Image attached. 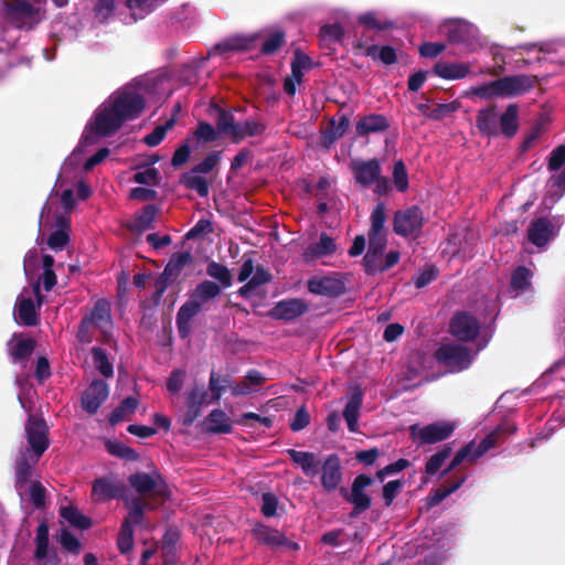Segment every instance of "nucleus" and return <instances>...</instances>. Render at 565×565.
I'll return each mask as SVG.
<instances>
[{
	"mask_svg": "<svg viewBox=\"0 0 565 565\" xmlns=\"http://www.w3.org/2000/svg\"><path fill=\"white\" fill-rule=\"evenodd\" d=\"M135 85H126L113 92L94 111L86 126L84 139L89 142L92 137H110L125 122L132 120L141 113L140 79H134Z\"/></svg>",
	"mask_w": 565,
	"mask_h": 565,
	"instance_id": "1",
	"label": "nucleus"
},
{
	"mask_svg": "<svg viewBox=\"0 0 565 565\" xmlns=\"http://www.w3.org/2000/svg\"><path fill=\"white\" fill-rule=\"evenodd\" d=\"M128 481L129 483L117 482L111 477L97 478L93 482L92 494L102 502L122 500L130 509V516L138 518L141 515V472L132 473Z\"/></svg>",
	"mask_w": 565,
	"mask_h": 565,
	"instance_id": "2",
	"label": "nucleus"
},
{
	"mask_svg": "<svg viewBox=\"0 0 565 565\" xmlns=\"http://www.w3.org/2000/svg\"><path fill=\"white\" fill-rule=\"evenodd\" d=\"M515 429L516 428L514 425L504 423L491 434H489L477 447H475L473 443L468 444L456 454L449 467L443 472V475L448 473L451 469L456 468L465 460L473 461L481 457L498 444L502 435L512 434L515 431Z\"/></svg>",
	"mask_w": 565,
	"mask_h": 565,
	"instance_id": "3",
	"label": "nucleus"
},
{
	"mask_svg": "<svg viewBox=\"0 0 565 565\" xmlns=\"http://www.w3.org/2000/svg\"><path fill=\"white\" fill-rule=\"evenodd\" d=\"M24 431L28 446L21 447L20 450H29V452L42 457L50 447V429L44 418L29 415Z\"/></svg>",
	"mask_w": 565,
	"mask_h": 565,
	"instance_id": "4",
	"label": "nucleus"
},
{
	"mask_svg": "<svg viewBox=\"0 0 565 565\" xmlns=\"http://www.w3.org/2000/svg\"><path fill=\"white\" fill-rule=\"evenodd\" d=\"M217 130L230 137L233 141H239L246 137L256 136L263 132L264 126L255 120L237 122L231 113L220 110L217 118Z\"/></svg>",
	"mask_w": 565,
	"mask_h": 565,
	"instance_id": "5",
	"label": "nucleus"
},
{
	"mask_svg": "<svg viewBox=\"0 0 565 565\" xmlns=\"http://www.w3.org/2000/svg\"><path fill=\"white\" fill-rule=\"evenodd\" d=\"M170 497V491L162 477L154 469L143 472V511L157 509Z\"/></svg>",
	"mask_w": 565,
	"mask_h": 565,
	"instance_id": "6",
	"label": "nucleus"
},
{
	"mask_svg": "<svg viewBox=\"0 0 565 565\" xmlns=\"http://www.w3.org/2000/svg\"><path fill=\"white\" fill-rule=\"evenodd\" d=\"M435 356L439 363L450 371L467 369L472 362V355L461 344L445 343L436 351Z\"/></svg>",
	"mask_w": 565,
	"mask_h": 565,
	"instance_id": "7",
	"label": "nucleus"
},
{
	"mask_svg": "<svg viewBox=\"0 0 565 565\" xmlns=\"http://www.w3.org/2000/svg\"><path fill=\"white\" fill-rule=\"evenodd\" d=\"M41 456H35L29 450H19L14 460V488L21 494L31 483L34 469L39 463Z\"/></svg>",
	"mask_w": 565,
	"mask_h": 565,
	"instance_id": "8",
	"label": "nucleus"
},
{
	"mask_svg": "<svg viewBox=\"0 0 565 565\" xmlns=\"http://www.w3.org/2000/svg\"><path fill=\"white\" fill-rule=\"evenodd\" d=\"M424 223L423 212L418 206L397 211L394 215V231L401 236H416Z\"/></svg>",
	"mask_w": 565,
	"mask_h": 565,
	"instance_id": "9",
	"label": "nucleus"
},
{
	"mask_svg": "<svg viewBox=\"0 0 565 565\" xmlns=\"http://www.w3.org/2000/svg\"><path fill=\"white\" fill-rule=\"evenodd\" d=\"M409 429L414 439L423 444H435L449 437L455 425L449 422H437L425 427L413 425Z\"/></svg>",
	"mask_w": 565,
	"mask_h": 565,
	"instance_id": "10",
	"label": "nucleus"
},
{
	"mask_svg": "<svg viewBox=\"0 0 565 565\" xmlns=\"http://www.w3.org/2000/svg\"><path fill=\"white\" fill-rule=\"evenodd\" d=\"M7 15L18 28H32L36 22L39 9L25 0H15L6 7Z\"/></svg>",
	"mask_w": 565,
	"mask_h": 565,
	"instance_id": "11",
	"label": "nucleus"
},
{
	"mask_svg": "<svg viewBox=\"0 0 565 565\" xmlns=\"http://www.w3.org/2000/svg\"><path fill=\"white\" fill-rule=\"evenodd\" d=\"M536 84V77L519 74L499 78L501 97H513L525 94Z\"/></svg>",
	"mask_w": 565,
	"mask_h": 565,
	"instance_id": "12",
	"label": "nucleus"
},
{
	"mask_svg": "<svg viewBox=\"0 0 565 565\" xmlns=\"http://www.w3.org/2000/svg\"><path fill=\"white\" fill-rule=\"evenodd\" d=\"M108 385L102 380H95L82 396V407L89 414H95L108 397Z\"/></svg>",
	"mask_w": 565,
	"mask_h": 565,
	"instance_id": "13",
	"label": "nucleus"
},
{
	"mask_svg": "<svg viewBox=\"0 0 565 565\" xmlns=\"http://www.w3.org/2000/svg\"><path fill=\"white\" fill-rule=\"evenodd\" d=\"M450 332L454 337L462 341H469L476 338L479 332L478 321L466 312L454 316L450 322Z\"/></svg>",
	"mask_w": 565,
	"mask_h": 565,
	"instance_id": "14",
	"label": "nucleus"
},
{
	"mask_svg": "<svg viewBox=\"0 0 565 565\" xmlns=\"http://www.w3.org/2000/svg\"><path fill=\"white\" fill-rule=\"evenodd\" d=\"M255 539L271 548L286 547L288 550H298V544L290 542L282 533L276 529L266 525H258L254 529Z\"/></svg>",
	"mask_w": 565,
	"mask_h": 565,
	"instance_id": "15",
	"label": "nucleus"
},
{
	"mask_svg": "<svg viewBox=\"0 0 565 565\" xmlns=\"http://www.w3.org/2000/svg\"><path fill=\"white\" fill-rule=\"evenodd\" d=\"M557 234V227L545 217L534 221L527 230L529 241L537 247L545 246Z\"/></svg>",
	"mask_w": 565,
	"mask_h": 565,
	"instance_id": "16",
	"label": "nucleus"
},
{
	"mask_svg": "<svg viewBox=\"0 0 565 565\" xmlns=\"http://www.w3.org/2000/svg\"><path fill=\"white\" fill-rule=\"evenodd\" d=\"M310 292L327 297H337L344 291V284L333 276L313 277L308 281Z\"/></svg>",
	"mask_w": 565,
	"mask_h": 565,
	"instance_id": "17",
	"label": "nucleus"
},
{
	"mask_svg": "<svg viewBox=\"0 0 565 565\" xmlns=\"http://www.w3.org/2000/svg\"><path fill=\"white\" fill-rule=\"evenodd\" d=\"M354 178L362 186H369L381 175V166L377 160L354 161L352 163Z\"/></svg>",
	"mask_w": 565,
	"mask_h": 565,
	"instance_id": "18",
	"label": "nucleus"
},
{
	"mask_svg": "<svg viewBox=\"0 0 565 565\" xmlns=\"http://www.w3.org/2000/svg\"><path fill=\"white\" fill-rule=\"evenodd\" d=\"M372 479L365 475L358 476L353 481L349 501L354 505L358 512L365 511L371 505V499L365 493V489L370 487Z\"/></svg>",
	"mask_w": 565,
	"mask_h": 565,
	"instance_id": "19",
	"label": "nucleus"
},
{
	"mask_svg": "<svg viewBox=\"0 0 565 565\" xmlns=\"http://www.w3.org/2000/svg\"><path fill=\"white\" fill-rule=\"evenodd\" d=\"M445 28L450 42L463 43L476 38L477 29L463 20H449Z\"/></svg>",
	"mask_w": 565,
	"mask_h": 565,
	"instance_id": "20",
	"label": "nucleus"
},
{
	"mask_svg": "<svg viewBox=\"0 0 565 565\" xmlns=\"http://www.w3.org/2000/svg\"><path fill=\"white\" fill-rule=\"evenodd\" d=\"M307 310L306 303L300 299L279 301L270 311V317L280 320L295 319Z\"/></svg>",
	"mask_w": 565,
	"mask_h": 565,
	"instance_id": "21",
	"label": "nucleus"
},
{
	"mask_svg": "<svg viewBox=\"0 0 565 565\" xmlns=\"http://www.w3.org/2000/svg\"><path fill=\"white\" fill-rule=\"evenodd\" d=\"M202 310L199 305L191 297L181 306L177 315L178 331L182 338H186L191 331L192 319Z\"/></svg>",
	"mask_w": 565,
	"mask_h": 565,
	"instance_id": "22",
	"label": "nucleus"
},
{
	"mask_svg": "<svg viewBox=\"0 0 565 565\" xmlns=\"http://www.w3.org/2000/svg\"><path fill=\"white\" fill-rule=\"evenodd\" d=\"M341 481L340 461L337 456H329L322 466L321 482L326 490H334Z\"/></svg>",
	"mask_w": 565,
	"mask_h": 565,
	"instance_id": "23",
	"label": "nucleus"
},
{
	"mask_svg": "<svg viewBox=\"0 0 565 565\" xmlns=\"http://www.w3.org/2000/svg\"><path fill=\"white\" fill-rule=\"evenodd\" d=\"M287 454L292 462L302 469L306 476L315 477L318 475L320 461L315 454L295 449H288Z\"/></svg>",
	"mask_w": 565,
	"mask_h": 565,
	"instance_id": "24",
	"label": "nucleus"
},
{
	"mask_svg": "<svg viewBox=\"0 0 565 565\" xmlns=\"http://www.w3.org/2000/svg\"><path fill=\"white\" fill-rule=\"evenodd\" d=\"M130 253V248H128ZM121 271L117 277V298L122 308L128 301V284L131 274L130 254H125L120 259Z\"/></svg>",
	"mask_w": 565,
	"mask_h": 565,
	"instance_id": "25",
	"label": "nucleus"
},
{
	"mask_svg": "<svg viewBox=\"0 0 565 565\" xmlns=\"http://www.w3.org/2000/svg\"><path fill=\"white\" fill-rule=\"evenodd\" d=\"M141 522V515L130 516V512L128 516L124 520L120 526V531L117 537V546L121 554H128L132 551L134 547V530L132 523L138 524Z\"/></svg>",
	"mask_w": 565,
	"mask_h": 565,
	"instance_id": "26",
	"label": "nucleus"
},
{
	"mask_svg": "<svg viewBox=\"0 0 565 565\" xmlns=\"http://www.w3.org/2000/svg\"><path fill=\"white\" fill-rule=\"evenodd\" d=\"M205 429L213 434H228L233 429V422L222 409L212 411L205 418Z\"/></svg>",
	"mask_w": 565,
	"mask_h": 565,
	"instance_id": "27",
	"label": "nucleus"
},
{
	"mask_svg": "<svg viewBox=\"0 0 565 565\" xmlns=\"http://www.w3.org/2000/svg\"><path fill=\"white\" fill-rule=\"evenodd\" d=\"M387 127V119L383 115L371 114L360 118L355 129L359 136H366L369 134L383 131Z\"/></svg>",
	"mask_w": 565,
	"mask_h": 565,
	"instance_id": "28",
	"label": "nucleus"
},
{
	"mask_svg": "<svg viewBox=\"0 0 565 565\" xmlns=\"http://www.w3.org/2000/svg\"><path fill=\"white\" fill-rule=\"evenodd\" d=\"M337 250L334 241L327 234H321L318 243L310 245L303 252L306 260H313L333 254Z\"/></svg>",
	"mask_w": 565,
	"mask_h": 565,
	"instance_id": "29",
	"label": "nucleus"
},
{
	"mask_svg": "<svg viewBox=\"0 0 565 565\" xmlns=\"http://www.w3.org/2000/svg\"><path fill=\"white\" fill-rule=\"evenodd\" d=\"M477 127L484 135L497 136L499 134V116L495 107L481 109L478 113Z\"/></svg>",
	"mask_w": 565,
	"mask_h": 565,
	"instance_id": "30",
	"label": "nucleus"
},
{
	"mask_svg": "<svg viewBox=\"0 0 565 565\" xmlns=\"http://www.w3.org/2000/svg\"><path fill=\"white\" fill-rule=\"evenodd\" d=\"M20 322L26 327H34L39 323V313L31 298L18 299L15 303Z\"/></svg>",
	"mask_w": 565,
	"mask_h": 565,
	"instance_id": "31",
	"label": "nucleus"
},
{
	"mask_svg": "<svg viewBox=\"0 0 565 565\" xmlns=\"http://www.w3.org/2000/svg\"><path fill=\"white\" fill-rule=\"evenodd\" d=\"M362 404V392L356 390L343 411V417L348 424L350 431L354 433L358 430V419L360 414V407Z\"/></svg>",
	"mask_w": 565,
	"mask_h": 565,
	"instance_id": "32",
	"label": "nucleus"
},
{
	"mask_svg": "<svg viewBox=\"0 0 565 565\" xmlns=\"http://www.w3.org/2000/svg\"><path fill=\"white\" fill-rule=\"evenodd\" d=\"M85 317L94 327L103 328L111 321L110 302L104 298L97 300L90 312Z\"/></svg>",
	"mask_w": 565,
	"mask_h": 565,
	"instance_id": "33",
	"label": "nucleus"
},
{
	"mask_svg": "<svg viewBox=\"0 0 565 565\" xmlns=\"http://www.w3.org/2000/svg\"><path fill=\"white\" fill-rule=\"evenodd\" d=\"M435 73L441 78L459 79L469 73V66L462 63L438 62L435 65Z\"/></svg>",
	"mask_w": 565,
	"mask_h": 565,
	"instance_id": "34",
	"label": "nucleus"
},
{
	"mask_svg": "<svg viewBox=\"0 0 565 565\" xmlns=\"http://www.w3.org/2000/svg\"><path fill=\"white\" fill-rule=\"evenodd\" d=\"M9 354L14 362L25 361L33 353L36 341L31 338L20 339L15 343L9 342Z\"/></svg>",
	"mask_w": 565,
	"mask_h": 565,
	"instance_id": "35",
	"label": "nucleus"
},
{
	"mask_svg": "<svg viewBox=\"0 0 565 565\" xmlns=\"http://www.w3.org/2000/svg\"><path fill=\"white\" fill-rule=\"evenodd\" d=\"M60 514L63 519H65L72 526L79 530H88L93 522L92 520L79 512V510L74 505L62 507L60 510Z\"/></svg>",
	"mask_w": 565,
	"mask_h": 565,
	"instance_id": "36",
	"label": "nucleus"
},
{
	"mask_svg": "<svg viewBox=\"0 0 565 565\" xmlns=\"http://www.w3.org/2000/svg\"><path fill=\"white\" fill-rule=\"evenodd\" d=\"M220 292L221 288L217 284L204 280L195 287L190 297L203 307L205 302L217 297Z\"/></svg>",
	"mask_w": 565,
	"mask_h": 565,
	"instance_id": "37",
	"label": "nucleus"
},
{
	"mask_svg": "<svg viewBox=\"0 0 565 565\" xmlns=\"http://www.w3.org/2000/svg\"><path fill=\"white\" fill-rule=\"evenodd\" d=\"M518 106L515 104H511L499 117V126L504 136L512 137L515 135L518 130Z\"/></svg>",
	"mask_w": 565,
	"mask_h": 565,
	"instance_id": "38",
	"label": "nucleus"
},
{
	"mask_svg": "<svg viewBox=\"0 0 565 565\" xmlns=\"http://www.w3.org/2000/svg\"><path fill=\"white\" fill-rule=\"evenodd\" d=\"M168 77L163 74H149L143 78V92L147 90L149 94L157 96H164L169 89Z\"/></svg>",
	"mask_w": 565,
	"mask_h": 565,
	"instance_id": "39",
	"label": "nucleus"
},
{
	"mask_svg": "<svg viewBox=\"0 0 565 565\" xmlns=\"http://www.w3.org/2000/svg\"><path fill=\"white\" fill-rule=\"evenodd\" d=\"M35 544L34 557L40 561L47 557L50 540L49 525L45 520L41 521L36 529Z\"/></svg>",
	"mask_w": 565,
	"mask_h": 565,
	"instance_id": "40",
	"label": "nucleus"
},
{
	"mask_svg": "<svg viewBox=\"0 0 565 565\" xmlns=\"http://www.w3.org/2000/svg\"><path fill=\"white\" fill-rule=\"evenodd\" d=\"M138 401L134 397H127L110 413L109 423L116 425L126 419L137 408Z\"/></svg>",
	"mask_w": 565,
	"mask_h": 565,
	"instance_id": "41",
	"label": "nucleus"
},
{
	"mask_svg": "<svg viewBox=\"0 0 565 565\" xmlns=\"http://www.w3.org/2000/svg\"><path fill=\"white\" fill-rule=\"evenodd\" d=\"M192 262V256L190 253H180L175 255L167 265L163 271V276L167 279L177 278L182 269Z\"/></svg>",
	"mask_w": 565,
	"mask_h": 565,
	"instance_id": "42",
	"label": "nucleus"
},
{
	"mask_svg": "<svg viewBox=\"0 0 565 565\" xmlns=\"http://www.w3.org/2000/svg\"><path fill=\"white\" fill-rule=\"evenodd\" d=\"M269 280L270 275L264 268L257 267L247 284L239 288L238 294L243 297H248L255 288L268 282Z\"/></svg>",
	"mask_w": 565,
	"mask_h": 565,
	"instance_id": "43",
	"label": "nucleus"
},
{
	"mask_svg": "<svg viewBox=\"0 0 565 565\" xmlns=\"http://www.w3.org/2000/svg\"><path fill=\"white\" fill-rule=\"evenodd\" d=\"M106 449L110 455L121 458V459H125V460L136 461L139 459V455L135 449L126 446L125 444H122L120 441L108 440L106 443Z\"/></svg>",
	"mask_w": 565,
	"mask_h": 565,
	"instance_id": "44",
	"label": "nucleus"
},
{
	"mask_svg": "<svg viewBox=\"0 0 565 565\" xmlns=\"http://www.w3.org/2000/svg\"><path fill=\"white\" fill-rule=\"evenodd\" d=\"M92 356L95 366L99 371V373L105 377H110L114 374L113 364L109 362L107 353L104 349L99 347H94L92 349Z\"/></svg>",
	"mask_w": 565,
	"mask_h": 565,
	"instance_id": "45",
	"label": "nucleus"
},
{
	"mask_svg": "<svg viewBox=\"0 0 565 565\" xmlns=\"http://www.w3.org/2000/svg\"><path fill=\"white\" fill-rule=\"evenodd\" d=\"M365 54L372 58H379L386 65H391L396 62V52L392 46H376L371 45L366 47Z\"/></svg>",
	"mask_w": 565,
	"mask_h": 565,
	"instance_id": "46",
	"label": "nucleus"
},
{
	"mask_svg": "<svg viewBox=\"0 0 565 565\" xmlns=\"http://www.w3.org/2000/svg\"><path fill=\"white\" fill-rule=\"evenodd\" d=\"M183 183L186 188L196 191L200 196H206L209 194L206 179L201 177L200 173L194 172V170L183 177Z\"/></svg>",
	"mask_w": 565,
	"mask_h": 565,
	"instance_id": "47",
	"label": "nucleus"
},
{
	"mask_svg": "<svg viewBox=\"0 0 565 565\" xmlns=\"http://www.w3.org/2000/svg\"><path fill=\"white\" fill-rule=\"evenodd\" d=\"M206 274L218 280L220 284L227 288L232 285V277H231V273L230 270L227 269V267H225L224 265L222 264H218L216 262H211L207 267H206Z\"/></svg>",
	"mask_w": 565,
	"mask_h": 565,
	"instance_id": "48",
	"label": "nucleus"
},
{
	"mask_svg": "<svg viewBox=\"0 0 565 565\" xmlns=\"http://www.w3.org/2000/svg\"><path fill=\"white\" fill-rule=\"evenodd\" d=\"M175 125V117L173 116L169 120H167L163 125H159L154 128V130L147 135L143 138V142L150 147L158 146L163 138L166 137V134Z\"/></svg>",
	"mask_w": 565,
	"mask_h": 565,
	"instance_id": "49",
	"label": "nucleus"
},
{
	"mask_svg": "<svg viewBox=\"0 0 565 565\" xmlns=\"http://www.w3.org/2000/svg\"><path fill=\"white\" fill-rule=\"evenodd\" d=\"M371 227L369 233H386L385 231V222H386V213L385 205L383 203H379L375 209L371 213Z\"/></svg>",
	"mask_w": 565,
	"mask_h": 565,
	"instance_id": "50",
	"label": "nucleus"
},
{
	"mask_svg": "<svg viewBox=\"0 0 565 565\" xmlns=\"http://www.w3.org/2000/svg\"><path fill=\"white\" fill-rule=\"evenodd\" d=\"M532 273L525 267H519L514 270L511 279V286L516 292L525 290L531 284Z\"/></svg>",
	"mask_w": 565,
	"mask_h": 565,
	"instance_id": "51",
	"label": "nucleus"
},
{
	"mask_svg": "<svg viewBox=\"0 0 565 565\" xmlns=\"http://www.w3.org/2000/svg\"><path fill=\"white\" fill-rule=\"evenodd\" d=\"M450 454H451V448L448 446H445L438 452L433 455L426 463V467H425L426 473L427 475L436 473L440 469V467L444 465L446 459L449 458Z\"/></svg>",
	"mask_w": 565,
	"mask_h": 565,
	"instance_id": "52",
	"label": "nucleus"
},
{
	"mask_svg": "<svg viewBox=\"0 0 565 565\" xmlns=\"http://www.w3.org/2000/svg\"><path fill=\"white\" fill-rule=\"evenodd\" d=\"M29 497L34 508L43 509L45 507L46 489L40 481H32L30 483Z\"/></svg>",
	"mask_w": 565,
	"mask_h": 565,
	"instance_id": "53",
	"label": "nucleus"
},
{
	"mask_svg": "<svg viewBox=\"0 0 565 565\" xmlns=\"http://www.w3.org/2000/svg\"><path fill=\"white\" fill-rule=\"evenodd\" d=\"M254 41L255 36H233L218 45V49L224 51H244L250 49Z\"/></svg>",
	"mask_w": 565,
	"mask_h": 565,
	"instance_id": "54",
	"label": "nucleus"
},
{
	"mask_svg": "<svg viewBox=\"0 0 565 565\" xmlns=\"http://www.w3.org/2000/svg\"><path fill=\"white\" fill-rule=\"evenodd\" d=\"M383 252L367 250L364 265L367 273L383 271Z\"/></svg>",
	"mask_w": 565,
	"mask_h": 565,
	"instance_id": "55",
	"label": "nucleus"
},
{
	"mask_svg": "<svg viewBox=\"0 0 565 565\" xmlns=\"http://www.w3.org/2000/svg\"><path fill=\"white\" fill-rule=\"evenodd\" d=\"M465 478L460 479L459 481L455 482L452 486L445 488V489H437L435 490L431 495L428 498L427 504L429 507H434L439 504L441 501H444L448 495L454 493L457 489L461 487L463 483Z\"/></svg>",
	"mask_w": 565,
	"mask_h": 565,
	"instance_id": "56",
	"label": "nucleus"
},
{
	"mask_svg": "<svg viewBox=\"0 0 565 565\" xmlns=\"http://www.w3.org/2000/svg\"><path fill=\"white\" fill-rule=\"evenodd\" d=\"M393 180L396 189L404 192L408 188V177L403 161H396L393 170Z\"/></svg>",
	"mask_w": 565,
	"mask_h": 565,
	"instance_id": "57",
	"label": "nucleus"
},
{
	"mask_svg": "<svg viewBox=\"0 0 565 565\" xmlns=\"http://www.w3.org/2000/svg\"><path fill=\"white\" fill-rule=\"evenodd\" d=\"M70 242V235L63 228L51 233L47 238V245L54 250H62Z\"/></svg>",
	"mask_w": 565,
	"mask_h": 565,
	"instance_id": "58",
	"label": "nucleus"
},
{
	"mask_svg": "<svg viewBox=\"0 0 565 565\" xmlns=\"http://www.w3.org/2000/svg\"><path fill=\"white\" fill-rule=\"evenodd\" d=\"M473 93L481 98L501 97L499 79L475 87Z\"/></svg>",
	"mask_w": 565,
	"mask_h": 565,
	"instance_id": "59",
	"label": "nucleus"
},
{
	"mask_svg": "<svg viewBox=\"0 0 565 565\" xmlns=\"http://www.w3.org/2000/svg\"><path fill=\"white\" fill-rule=\"evenodd\" d=\"M343 35V29L340 24H328L323 25L320 30V36L327 42H338Z\"/></svg>",
	"mask_w": 565,
	"mask_h": 565,
	"instance_id": "60",
	"label": "nucleus"
},
{
	"mask_svg": "<svg viewBox=\"0 0 565 565\" xmlns=\"http://www.w3.org/2000/svg\"><path fill=\"white\" fill-rule=\"evenodd\" d=\"M285 34L281 31H275L263 43L262 52L264 54H271L278 50L284 42Z\"/></svg>",
	"mask_w": 565,
	"mask_h": 565,
	"instance_id": "61",
	"label": "nucleus"
},
{
	"mask_svg": "<svg viewBox=\"0 0 565 565\" xmlns=\"http://www.w3.org/2000/svg\"><path fill=\"white\" fill-rule=\"evenodd\" d=\"M60 543L64 550L71 553H78L81 543L76 536H74L67 529H63L61 532Z\"/></svg>",
	"mask_w": 565,
	"mask_h": 565,
	"instance_id": "62",
	"label": "nucleus"
},
{
	"mask_svg": "<svg viewBox=\"0 0 565 565\" xmlns=\"http://www.w3.org/2000/svg\"><path fill=\"white\" fill-rule=\"evenodd\" d=\"M278 500L273 493H264L262 495V512L265 516L270 518L276 514Z\"/></svg>",
	"mask_w": 565,
	"mask_h": 565,
	"instance_id": "63",
	"label": "nucleus"
},
{
	"mask_svg": "<svg viewBox=\"0 0 565 565\" xmlns=\"http://www.w3.org/2000/svg\"><path fill=\"white\" fill-rule=\"evenodd\" d=\"M565 162V145L557 147L554 149L550 156L548 169L557 170Z\"/></svg>",
	"mask_w": 565,
	"mask_h": 565,
	"instance_id": "64",
	"label": "nucleus"
}]
</instances>
